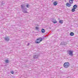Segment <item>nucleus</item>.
I'll list each match as a JSON object with an SVG mask.
<instances>
[{
	"label": "nucleus",
	"instance_id": "f257e3e1",
	"mask_svg": "<svg viewBox=\"0 0 78 78\" xmlns=\"http://www.w3.org/2000/svg\"><path fill=\"white\" fill-rule=\"evenodd\" d=\"M70 66V64L68 62H66L63 64V67L65 68H68Z\"/></svg>",
	"mask_w": 78,
	"mask_h": 78
},
{
	"label": "nucleus",
	"instance_id": "f03ea898",
	"mask_svg": "<svg viewBox=\"0 0 78 78\" xmlns=\"http://www.w3.org/2000/svg\"><path fill=\"white\" fill-rule=\"evenodd\" d=\"M42 41V38L41 37L38 38L36 40L35 43L36 44H39Z\"/></svg>",
	"mask_w": 78,
	"mask_h": 78
},
{
	"label": "nucleus",
	"instance_id": "7ed1b4c3",
	"mask_svg": "<svg viewBox=\"0 0 78 78\" xmlns=\"http://www.w3.org/2000/svg\"><path fill=\"white\" fill-rule=\"evenodd\" d=\"M73 51L70 50L68 51V54H69V55L71 56H72L73 54Z\"/></svg>",
	"mask_w": 78,
	"mask_h": 78
},
{
	"label": "nucleus",
	"instance_id": "20e7f679",
	"mask_svg": "<svg viewBox=\"0 0 78 78\" xmlns=\"http://www.w3.org/2000/svg\"><path fill=\"white\" fill-rule=\"evenodd\" d=\"M39 56V55H33V57L34 59H37Z\"/></svg>",
	"mask_w": 78,
	"mask_h": 78
},
{
	"label": "nucleus",
	"instance_id": "39448f33",
	"mask_svg": "<svg viewBox=\"0 0 78 78\" xmlns=\"http://www.w3.org/2000/svg\"><path fill=\"white\" fill-rule=\"evenodd\" d=\"M21 9H25V4H23V5H21Z\"/></svg>",
	"mask_w": 78,
	"mask_h": 78
},
{
	"label": "nucleus",
	"instance_id": "423d86ee",
	"mask_svg": "<svg viewBox=\"0 0 78 78\" xmlns=\"http://www.w3.org/2000/svg\"><path fill=\"white\" fill-rule=\"evenodd\" d=\"M71 4L70 3L69 4V3H66V6H68V7H70L71 6Z\"/></svg>",
	"mask_w": 78,
	"mask_h": 78
},
{
	"label": "nucleus",
	"instance_id": "0eeeda50",
	"mask_svg": "<svg viewBox=\"0 0 78 78\" xmlns=\"http://www.w3.org/2000/svg\"><path fill=\"white\" fill-rule=\"evenodd\" d=\"M22 11L23 12V13H24L25 14L28 13V12H27V10H26L25 9H23L22 10Z\"/></svg>",
	"mask_w": 78,
	"mask_h": 78
},
{
	"label": "nucleus",
	"instance_id": "6e6552de",
	"mask_svg": "<svg viewBox=\"0 0 78 78\" xmlns=\"http://www.w3.org/2000/svg\"><path fill=\"white\" fill-rule=\"evenodd\" d=\"M5 39L6 41H9V38L8 37H6L5 38Z\"/></svg>",
	"mask_w": 78,
	"mask_h": 78
},
{
	"label": "nucleus",
	"instance_id": "1a4fd4ad",
	"mask_svg": "<svg viewBox=\"0 0 78 78\" xmlns=\"http://www.w3.org/2000/svg\"><path fill=\"white\" fill-rule=\"evenodd\" d=\"M57 4H58V2L55 1L54 2L53 5L54 6H56V5H57Z\"/></svg>",
	"mask_w": 78,
	"mask_h": 78
},
{
	"label": "nucleus",
	"instance_id": "9d476101",
	"mask_svg": "<svg viewBox=\"0 0 78 78\" xmlns=\"http://www.w3.org/2000/svg\"><path fill=\"white\" fill-rule=\"evenodd\" d=\"M41 32L42 33H45V30H44V29H42Z\"/></svg>",
	"mask_w": 78,
	"mask_h": 78
},
{
	"label": "nucleus",
	"instance_id": "9b49d317",
	"mask_svg": "<svg viewBox=\"0 0 78 78\" xmlns=\"http://www.w3.org/2000/svg\"><path fill=\"white\" fill-rule=\"evenodd\" d=\"M73 0H69V2L70 3V4H71V5L72 4H73Z\"/></svg>",
	"mask_w": 78,
	"mask_h": 78
},
{
	"label": "nucleus",
	"instance_id": "f8f14e48",
	"mask_svg": "<svg viewBox=\"0 0 78 78\" xmlns=\"http://www.w3.org/2000/svg\"><path fill=\"white\" fill-rule=\"evenodd\" d=\"M77 7H78V6H77V5H75L73 6V8H75V9H76Z\"/></svg>",
	"mask_w": 78,
	"mask_h": 78
},
{
	"label": "nucleus",
	"instance_id": "ddd939ff",
	"mask_svg": "<svg viewBox=\"0 0 78 78\" xmlns=\"http://www.w3.org/2000/svg\"><path fill=\"white\" fill-rule=\"evenodd\" d=\"M70 35L72 36L74 35V33L72 32H71L70 34Z\"/></svg>",
	"mask_w": 78,
	"mask_h": 78
},
{
	"label": "nucleus",
	"instance_id": "4468645a",
	"mask_svg": "<svg viewBox=\"0 0 78 78\" xmlns=\"http://www.w3.org/2000/svg\"><path fill=\"white\" fill-rule=\"evenodd\" d=\"M52 22H53L54 23H56L57 21H56V20H54L52 21Z\"/></svg>",
	"mask_w": 78,
	"mask_h": 78
},
{
	"label": "nucleus",
	"instance_id": "2eb2a0df",
	"mask_svg": "<svg viewBox=\"0 0 78 78\" xmlns=\"http://www.w3.org/2000/svg\"><path fill=\"white\" fill-rule=\"evenodd\" d=\"M75 8L72 9V12H74V11H75Z\"/></svg>",
	"mask_w": 78,
	"mask_h": 78
},
{
	"label": "nucleus",
	"instance_id": "dca6fc26",
	"mask_svg": "<svg viewBox=\"0 0 78 78\" xmlns=\"http://www.w3.org/2000/svg\"><path fill=\"white\" fill-rule=\"evenodd\" d=\"M5 62H6V63H9V60H5Z\"/></svg>",
	"mask_w": 78,
	"mask_h": 78
},
{
	"label": "nucleus",
	"instance_id": "f3484780",
	"mask_svg": "<svg viewBox=\"0 0 78 78\" xmlns=\"http://www.w3.org/2000/svg\"><path fill=\"white\" fill-rule=\"evenodd\" d=\"M59 23H61V24H62V23H63V21L62 20H60L59 21Z\"/></svg>",
	"mask_w": 78,
	"mask_h": 78
},
{
	"label": "nucleus",
	"instance_id": "a211bd4d",
	"mask_svg": "<svg viewBox=\"0 0 78 78\" xmlns=\"http://www.w3.org/2000/svg\"><path fill=\"white\" fill-rule=\"evenodd\" d=\"M66 43L63 42V45H66Z\"/></svg>",
	"mask_w": 78,
	"mask_h": 78
},
{
	"label": "nucleus",
	"instance_id": "6ab92c4d",
	"mask_svg": "<svg viewBox=\"0 0 78 78\" xmlns=\"http://www.w3.org/2000/svg\"><path fill=\"white\" fill-rule=\"evenodd\" d=\"M14 71H11L10 72L11 73H12V74H14Z\"/></svg>",
	"mask_w": 78,
	"mask_h": 78
},
{
	"label": "nucleus",
	"instance_id": "aec40b11",
	"mask_svg": "<svg viewBox=\"0 0 78 78\" xmlns=\"http://www.w3.org/2000/svg\"><path fill=\"white\" fill-rule=\"evenodd\" d=\"M29 6H30V5H29L27 4L26 5L27 8H29Z\"/></svg>",
	"mask_w": 78,
	"mask_h": 78
},
{
	"label": "nucleus",
	"instance_id": "412c9836",
	"mask_svg": "<svg viewBox=\"0 0 78 78\" xmlns=\"http://www.w3.org/2000/svg\"><path fill=\"white\" fill-rule=\"evenodd\" d=\"M35 29L36 30H38V27H35Z\"/></svg>",
	"mask_w": 78,
	"mask_h": 78
},
{
	"label": "nucleus",
	"instance_id": "4be33fe9",
	"mask_svg": "<svg viewBox=\"0 0 78 78\" xmlns=\"http://www.w3.org/2000/svg\"><path fill=\"white\" fill-rule=\"evenodd\" d=\"M63 42H62L61 43L60 45H63Z\"/></svg>",
	"mask_w": 78,
	"mask_h": 78
},
{
	"label": "nucleus",
	"instance_id": "5701e85b",
	"mask_svg": "<svg viewBox=\"0 0 78 78\" xmlns=\"http://www.w3.org/2000/svg\"><path fill=\"white\" fill-rule=\"evenodd\" d=\"M3 3V2H2V5H4V4H5V3Z\"/></svg>",
	"mask_w": 78,
	"mask_h": 78
},
{
	"label": "nucleus",
	"instance_id": "b1692460",
	"mask_svg": "<svg viewBox=\"0 0 78 78\" xmlns=\"http://www.w3.org/2000/svg\"><path fill=\"white\" fill-rule=\"evenodd\" d=\"M29 45H30V43H28V44L27 45V46H29Z\"/></svg>",
	"mask_w": 78,
	"mask_h": 78
}]
</instances>
